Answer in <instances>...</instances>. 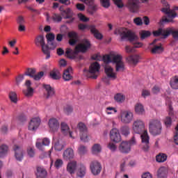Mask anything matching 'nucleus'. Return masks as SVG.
I'll list each match as a JSON object with an SVG mask.
<instances>
[{"instance_id": "obj_1", "label": "nucleus", "mask_w": 178, "mask_h": 178, "mask_svg": "<svg viewBox=\"0 0 178 178\" xmlns=\"http://www.w3.org/2000/svg\"><path fill=\"white\" fill-rule=\"evenodd\" d=\"M91 48V43L87 39H83L82 42L76 45L74 49L67 48L65 51V56L69 59H72L75 62H80L84 59V56L81 54H86L88 49ZM81 52V54H80Z\"/></svg>"}, {"instance_id": "obj_2", "label": "nucleus", "mask_w": 178, "mask_h": 178, "mask_svg": "<svg viewBox=\"0 0 178 178\" xmlns=\"http://www.w3.org/2000/svg\"><path fill=\"white\" fill-rule=\"evenodd\" d=\"M133 130L136 134H141V141L143 149L145 152L149 149V136L148 131L145 129V123L142 120H136L133 123Z\"/></svg>"}, {"instance_id": "obj_3", "label": "nucleus", "mask_w": 178, "mask_h": 178, "mask_svg": "<svg viewBox=\"0 0 178 178\" xmlns=\"http://www.w3.org/2000/svg\"><path fill=\"white\" fill-rule=\"evenodd\" d=\"M115 34L120 35L122 41L127 40L130 42H133L134 49L143 47V42H134L138 40V37L136 35V33H133L131 31H129L126 28H119L116 29L115 31Z\"/></svg>"}, {"instance_id": "obj_4", "label": "nucleus", "mask_w": 178, "mask_h": 178, "mask_svg": "<svg viewBox=\"0 0 178 178\" xmlns=\"http://www.w3.org/2000/svg\"><path fill=\"white\" fill-rule=\"evenodd\" d=\"M149 133L152 136H159L162 133V124L159 120L152 119L149 122Z\"/></svg>"}, {"instance_id": "obj_5", "label": "nucleus", "mask_w": 178, "mask_h": 178, "mask_svg": "<svg viewBox=\"0 0 178 178\" xmlns=\"http://www.w3.org/2000/svg\"><path fill=\"white\" fill-rule=\"evenodd\" d=\"M35 44L36 47H41L42 51L44 55H46V59H49L51 58L49 47L47 44H45V39L44 38V35H40L37 36L35 39Z\"/></svg>"}, {"instance_id": "obj_6", "label": "nucleus", "mask_w": 178, "mask_h": 178, "mask_svg": "<svg viewBox=\"0 0 178 178\" xmlns=\"http://www.w3.org/2000/svg\"><path fill=\"white\" fill-rule=\"evenodd\" d=\"M131 145H136V138L134 136L129 142L122 141L120 144L118 149L121 154H129L131 151Z\"/></svg>"}, {"instance_id": "obj_7", "label": "nucleus", "mask_w": 178, "mask_h": 178, "mask_svg": "<svg viewBox=\"0 0 178 178\" xmlns=\"http://www.w3.org/2000/svg\"><path fill=\"white\" fill-rule=\"evenodd\" d=\"M162 12L167 15V17H163L162 23H172L175 17L177 16V13H176V12H174L172 10H170V7H169V5L166 6L165 8H163L162 9Z\"/></svg>"}, {"instance_id": "obj_8", "label": "nucleus", "mask_w": 178, "mask_h": 178, "mask_svg": "<svg viewBox=\"0 0 178 178\" xmlns=\"http://www.w3.org/2000/svg\"><path fill=\"white\" fill-rule=\"evenodd\" d=\"M77 129L79 132L80 140L83 143L88 142V128L83 122L77 124Z\"/></svg>"}, {"instance_id": "obj_9", "label": "nucleus", "mask_w": 178, "mask_h": 178, "mask_svg": "<svg viewBox=\"0 0 178 178\" xmlns=\"http://www.w3.org/2000/svg\"><path fill=\"white\" fill-rule=\"evenodd\" d=\"M35 73H37L35 68H28L25 72V76H29V77L33 79V80H35L36 81L41 80L44 76V72L41 71L38 74Z\"/></svg>"}, {"instance_id": "obj_10", "label": "nucleus", "mask_w": 178, "mask_h": 178, "mask_svg": "<svg viewBox=\"0 0 178 178\" xmlns=\"http://www.w3.org/2000/svg\"><path fill=\"white\" fill-rule=\"evenodd\" d=\"M59 10L60 12V15L63 19H70L67 23H73L74 21V18L73 17V10L70 8H67L65 10L63 6H60L59 8Z\"/></svg>"}, {"instance_id": "obj_11", "label": "nucleus", "mask_w": 178, "mask_h": 178, "mask_svg": "<svg viewBox=\"0 0 178 178\" xmlns=\"http://www.w3.org/2000/svg\"><path fill=\"white\" fill-rule=\"evenodd\" d=\"M90 168L91 172L94 176H98V175L101 173V170H102V165L97 161H92Z\"/></svg>"}, {"instance_id": "obj_12", "label": "nucleus", "mask_w": 178, "mask_h": 178, "mask_svg": "<svg viewBox=\"0 0 178 178\" xmlns=\"http://www.w3.org/2000/svg\"><path fill=\"white\" fill-rule=\"evenodd\" d=\"M134 115L131 111H124L121 113V122L125 124H129L133 122Z\"/></svg>"}, {"instance_id": "obj_13", "label": "nucleus", "mask_w": 178, "mask_h": 178, "mask_svg": "<svg viewBox=\"0 0 178 178\" xmlns=\"http://www.w3.org/2000/svg\"><path fill=\"white\" fill-rule=\"evenodd\" d=\"M13 151L15 152V157L17 159V161H18V162H22L24 156L23 149L17 146V145H15L13 146Z\"/></svg>"}, {"instance_id": "obj_14", "label": "nucleus", "mask_w": 178, "mask_h": 178, "mask_svg": "<svg viewBox=\"0 0 178 178\" xmlns=\"http://www.w3.org/2000/svg\"><path fill=\"white\" fill-rule=\"evenodd\" d=\"M48 126L49 131L55 133V131H58L59 129V121H58L56 118H51L49 120Z\"/></svg>"}, {"instance_id": "obj_15", "label": "nucleus", "mask_w": 178, "mask_h": 178, "mask_svg": "<svg viewBox=\"0 0 178 178\" xmlns=\"http://www.w3.org/2000/svg\"><path fill=\"white\" fill-rule=\"evenodd\" d=\"M110 138L111 141H113L114 143H120V141L122 140V138L118 129L113 128L111 129L110 132Z\"/></svg>"}, {"instance_id": "obj_16", "label": "nucleus", "mask_w": 178, "mask_h": 178, "mask_svg": "<svg viewBox=\"0 0 178 178\" xmlns=\"http://www.w3.org/2000/svg\"><path fill=\"white\" fill-rule=\"evenodd\" d=\"M104 72L108 79H111V80H116L118 79V75L113 72V68L111 65H106L104 67Z\"/></svg>"}, {"instance_id": "obj_17", "label": "nucleus", "mask_w": 178, "mask_h": 178, "mask_svg": "<svg viewBox=\"0 0 178 178\" xmlns=\"http://www.w3.org/2000/svg\"><path fill=\"white\" fill-rule=\"evenodd\" d=\"M138 0H128L127 7L131 13H136L138 10Z\"/></svg>"}, {"instance_id": "obj_18", "label": "nucleus", "mask_w": 178, "mask_h": 178, "mask_svg": "<svg viewBox=\"0 0 178 178\" xmlns=\"http://www.w3.org/2000/svg\"><path fill=\"white\" fill-rule=\"evenodd\" d=\"M40 123H41V120L40 118L37 117L32 118L29 122V130H31L32 131L37 130L40 126Z\"/></svg>"}, {"instance_id": "obj_19", "label": "nucleus", "mask_w": 178, "mask_h": 178, "mask_svg": "<svg viewBox=\"0 0 178 178\" xmlns=\"http://www.w3.org/2000/svg\"><path fill=\"white\" fill-rule=\"evenodd\" d=\"M36 178H47L48 176V172L43 167H36V171L35 172Z\"/></svg>"}, {"instance_id": "obj_20", "label": "nucleus", "mask_w": 178, "mask_h": 178, "mask_svg": "<svg viewBox=\"0 0 178 178\" xmlns=\"http://www.w3.org/2000/svg\"><path fill=\"white\" fill-rule=\"evenodd\" d=\"M25 86L26 87V90H23L25 97H33L34 94V89L31 88V81L26 80L25 82Z\"/></svg>"}, {"instance_id": "obj_21", "label": "nucleus", "mask_w": 178, "mask_h": 178, "mask_svg": "<svg viewBox=\"0 0 178 178\" xmlns=\"http://www.w3.org/2000/svg\"><path fill=\"white\" fill-rule=\"evenodd\" d=\"M89 30L96 40H102V38H104V36L99 33V31L97 29L95 25H89Z\"/></svg>"}, {"instance_id": "obj_22", "label": "nucleus", "mask_w": 178, "mask_h": 178, "mask_svg": "<svg viewBox=\"0 0 178 178\" xmlns=\"http://www.w3.org/2000/svg\"><path fill=\"white\" fill-rule=\"evenodd\" d=\"M63 158L65 161H70L74 158V150L72 148L65 149L63 154Z\"/></svg>"}, {"instance_id": "obj_23", "label": "nucleus", "mask_w": 178, "mask_h": 178, "mask_svg": "<svg viewBox=\"0 0 178 178\" xmlns=\"http://www.w3.org/2000/svg\"><path fill=\"white\" fill-rule=\"evenodd\" d=\"M60 127L61 131L64 136H70L71 138H74V137H73V132L70 131V129L66 122H62Z\"/></svg>"}, {"instance_id": "obj_24", "label": "nucleus", "mask_w": 178, "mask_h": 178, "mask_svg": "<svg viewBox=\"0 0 178 178\" xmlns=\"http://www.w3.org/2000/svg\"><path fill=\"white\" fill-rule=\"evenodd\" d=\"M72 73H73V68L72 67H69L66 70H64L63 73V79L65 81H70L73 79V76H72Z\"/></svg>"}, {"instance_id": "obj_25", "label": "nucleus", "mask_w": 178, "mask_h": 178, "mask_svg": "<svg viewBox=\"0 0 178 178\" xmlns=\"http://www.w3.org/2000/svg\"><path fill=\"white\" fill-rule=\"evenodd\" d=\"M49 139L47 138H43L42 140H38L36 142V147L38 149H40V151H44V145H49Z\"/></svg>"}, {"instance_id": "obj_26", "label": "nucleus", "mask_w": 178, "mask_h": 178, "mask_svg": "<svg viewBox=\"0 0 178 178\" xmlns=\"http://www.w3.org/2000/svg\"><path fill=\"white\" fill-rule=\"evenodd\" d=\"M68 37L70 38L69 40L70 45L73 46L77 44V40H79V35H77V33L74 31L69 32Z\"/></svg>"}, {"instance_id": "obj_27", "label": "nucleus", "mask_w": 178, "mask_h": 178, "mask_svg": "<svg viewBox=\"0 0 178 178\" xmlns=\"http://www.w3.org/2000/svg\"><path fill=\"white\" fill-rule=\"evenodd\" d=\"M169 116H167L165 119L164 120V123L167 127H170V126L172 124V117L173 116V107L172 105L169 104Z\"/></svg>"}, {"instance_id": "obj_28", "label": "nucleus", "mask_w": 178, "mask_h": 178, "mask_svg": "<svg viewBox=\"0 0 178 178\" xmlns=\"http://www.w3.org/2000/svg\"><path fill=\"white\" fill-rule=\"evenodd\" d=\"M127 60L129 65H132V66H137V63L140 62V56L137 54L131 55L127 58Z\"/></svg>"}, {"instance_id": "obj_29", "label": "nucleus", "mask_w": 178, "mask_h": 178, "mask_svg": "<svg viewBox=\"0 0 178 178\" xmlns=\"http://www.w3.org/2000/svg\"><path fill=\"white\" fill-rule=\"evenodd\" d=\"M87 173V167L84 164H80L76 170L77 177L83 178Z\"/></svg>"}, {"instance_id": "obj_30", "label": "nucleus", "mask_w": 178, "mask_h": 178, "mask_svg": "<svg viewBox=\"0 0 178 178\" xmlns=\"http://www.w3.org/2000/svg\"><path fill=\"white\" fill-rule=\"evenodd\" d=\"M77 169V161H70L67 165V171L70 175H74V172Z\"/></svg>"}, {"instance_id": "obj_31", "label": "nucleus", "mask_w": 178, "mask_h": 178, "mask_svg": "<svg viewBox=\"0 0 178 178\" xmlns=\"http://www.w3.org/2000/svg\"><path fill=\"white\" fill-rule=\"evenodd\" d=\"M168 31V28L166 29H159L157 31H153V35L154 37H159V35H162V38H168L167 34Z\"/></svg>"}, {"instance_id": "obj_32", "label": "nucleus", "mask_w": 178, "mask_h": 178, "mask_svg": "<svg viewBox=\"0 0 178 178\" xmlns=\"http://www.w3.org/2000/svg\"><path fill=\"white\" fill-rule=\"evenodd\" d=\"M158 178H166L168 177V169L165 167H161L157 171Z\"/></svg>"}, {"instance_id": "obj_33", "label": "nucleus", "mask_w": 178, "mask_h": 178, "mask_svg": "<svg viewBox=\"0 0 178 178\" xmlns=\"http://www.w3.org/2000/svg\"><path fill=\"white\" fill-rule=\"evenodd\" d=\"M99 69H101V66L99 65V63L97 62H95L90 65V67L89 68V72L94 74V73H97L99 72Z\"/></svg>"}, {"instance_id": "obj_34", "label": "nucleus", "mask_w": 178, "mask_h": 178, "mask_svg": "<svg viewBox=\"0 0 178 178\" xmlns=\"http://www.w3.org/2000/svg\"><path fill=\"white\" fill-rule=\"evenodd\" d=\"M9 147L6 145H0V158H5L8 155Z\"/></svg>"}, {"instance_id": "obj_35", "label": "nucleus", "mask_w": 178, "mask_h": 178, "mask_svg": "<svg viewBox=\"0 0 178 178\" xmlns=\"http://www.w3.org/2000/svg\"><path fill=\"white\" fill-rule=\"evenodd\" d=\"M135 112L138 115H144L145 113V109L144 108V106H143L140 103H137L135 105Z\"/></svg>"}, {"instance_id": "obj_36", "label": "nucleus", "mask_w": 178, "mask_h": 178, "mask_svg": "<svg viewBox=\"0 0 178 178\" xmlns=\"http://www.w3.org/2000/svg\"><path fill=\"white\" fill-rule=\"evenodd\" d=\"M43 87L47 92V98H50V97L55 95V89L51 87L50 85H44Z\"/></svg>"}, {"instance_id": "obj_37", "label": "nucleus", "mask_w": 178, "mask_h": 178, "mask_svg": "<svg viewBox=\"0 0 178 178\" xmlns=\"http://www.w3.org/2000/svg\"><path fill=\"white\" fill-rule=\"evenodd\" d=\"M170 34H172L174 40L178 41V31H174L173 29L168 28V31L167 32V35H165V37H169Z\"/></svg>"}, {"instance_id": "obj_38", "label": "nucleus", "mask_w": 178, "mask_h": 178, "mask_svg": "<svg viewBox=\"0 0 178 178\" xmlns=\"http://www.w3.org/2000/svg\"><path fill=\"white\" fill-rule=\"evenodd\" d=\"M49 76L53 80H59L60 79V73L56 70H53L50 72Z\"/></svg>"}, {"instance_id": "obj_39", "label": "nucleus", "mask_w": 178, "mask_h": 178, "mask_svg": "<svg viewBox=\"0 0 178 178\" xmlns=\"http://www.w3.org/2000/svg\"><path fill=\"white\" fill-rule=\"evenodd\" d=\"M152 54H162L163 52V47L160 44L159 45H154L151 50Z\"/></svg>"}, {"instance_id": "obj_40", "label": "nucleus", "mask_w": 178, "mask_h": 178, "mask_svg": "<svg viewBox=\"0 0 178 178\" xmlns=\"http://www.w3.org/2000/svg\"><path fill=\"white\" fill-rule=\"evenodd\" d=\"M139 35L140 37V40H145L146 38H148V37H151V31L145 30L140 31Z\"/></svg>"}, {"instance_id": "obj_41", "label": "nucleus", "mask_w": 178, "mask_h": 178, "mask_svg": "<svg viewBox=\"0 0 178 178\" xmlns=\"http://www.w3.org/2000/svg\"><path fill=\"white\" fill-rule=\"evenodd\" d=\"M170 84L173 90H178V78L177 76L172 78L170 81Z\"/></svg>"}, {"instance_id": "obj_42", "label": "nucleus", "mask_w": 178, "mask_h": 178, "mask_svg": "<svg viewBox=\"0 0 178 178\" xmlns=\"http://www.w3.org/2000/svg\"><path fill=\"white\" fill-rule=\"evenodd\" d=\"M123 57L119 54L113 56L112 57V63H115V65H117V63H121L122 61Z\"/></svg>"}, {"instance_id": "obj_43", "label": "nucleus", "mask_w": 178, "mask_h": 178, "mask_svg": "<svg viewBox=\"0 0 178 178\" xmlns=\"http://www.w3.org/2000/svg\"><path fill=\"white\" fill-rule=\"evenodd\" d=\"M124 95H123L122 93H117L114 96V99L116 101V102L122 103L124 102L125 99Z\"/></svg>"}, {"instance_id": "obj_44", "label": "nucleus", "mask_w": 178, "mask_h": 178, "mask_svg": "<svg viewBox=\"0 0 178 178\" xmlns=\"http://www.w3.org/2000/svg\"><path fill=\"white\" fill-rule=\"evenodd\" d=\"M167 159L168 156L165 154H160L156 157V161L159 163L165 162Z\"/></svg>"}, {"instance_id": "obj_45", "label": "nucleus", "mask_w": 178, "mask_h": 178, "mask_svg": "<svg viewBox=\"0 0 178 178\" xmlns=\"http://www.w3.org/2000/svg\"><path fill=\"white\" fill-rule=\"evenodd\" d=\"M88 150L87 149V147L81 145L78 148V154L81 156L86 155L87 154V152Z\"/></svg>"}, {"instance_id": "obj_46", "label": "nucleus", "mask_w": 178, "mask_h": 178, "mask_svg": "<svg viewBox=\"0 0 178 178\" xmlns=\"http://www.w3.org/2000/svg\"><path fill=\"white\" fill-rule=\"evenodd\" d=\"M9 98L13 104H17V94L15 92H10L9 93Z\"/></svg>"}, {"instance_id": "obj_47", "label": "nucleus", "mask_w": 178, "mask_h": 178, "mask_svg": "<svg viewBox=\"0 0 178 178\" xmlns=\"http://www.w3.org/2000/svg\"><path fill=\"white\" fill-rule=\"evenodd\" d=\"M47 47H49V52H51V49L54 50L58 47V43L55 40L47 42Z\"/></svg>"}, {"instance_id": "obj_48", "label": "nucleus", "mask_w": 178, "mask_h": 178, "mask_svg": "<svg viewBox=\"0 0 178 178\" xmlns=\"http://www.w3.org/2000/svg\"><path fill=\"white\" fill-rule=\"evenodd\" d=\"M116 72H124V63L121 62L115 64Z\"/></svg>"}, {"instance_id": "obj_49", "label": "nucleus", "mask_w": 178, "mask_h": 178, "mask_svg": "<svg viewBox=\"0 0 178 178\" xmlns=\"http://www.w3.org/2000/svg\"><path fill=\"white\" fill-rule=\"evenodd\" d=\"M101 145L99 144H95L92 147V154H99L101 152Z\"/></svg>"}, {"instance_id": "obj_50", "label": "nucleus", "mask_w": 178, "mask_h": 178, "mask_svg": "<svg viewBox=\"0 0 178 178\" xmlns=\"http://www.w3.org/2000/svg\"><path fill=\"white\" fill-rule=\"evenodd\" d=\"M121 133L123 136H129L130 134V129L127 126L121 128Z\"/></svg>"}, {"instance_id": "obj_51", "label": "nucleus", "mask_w": 178, "mask_h": 178, "mask_svg": "<svg viewBox=\"0 0 178 178\" xmlns=\"http://www.w3.org/2000/svg\"><path fill=\"white\" fill-rule=\"evenodd\" d=\"M100 3L103 8L106 9L111 6V1L109 0H99Z\"/></svg>"}, {"instance_id": "obj_52", "label": "nucleus", "mask_w": 178, "mask_h": 178, "mask_svg": "<svg viewBox=\"0 0 178 178\" xmlns=\"http://www.w3.org/2000/svg\"><path fill=\"white\" fill-rule=\"evenodd\" d=\"M72 112H73V107H72V106L67 105L64 107V113H65V115H70Z\"/></svg>"}, {"instance_id": "obj_53", "label": "nucleus", "mask_w": 178, "mask_h": 178, "mask_svg": "<svg viewBox=\"0 0 178 178\" xmlns=\"http://www.w3.org/2000/svg\"><path fill=\"white\" fill-rule=\"evenodd\" d=\"M97 5L92 4L91 6H88V12L90 13V15H94L95 12H97Z\"/></svg>"}, {"instance_id": "obj_54", "label": "nucleus", "mask_w": 178, "mask_h": 178, "mask_svg": "<svg viewBox=\"0 0 178 178\" xmlns=\"http://www.w3.org/2000/svg\"><path fill=\"white\" fill-rule=\"evenodd\" d=\"M78 17L81 22H87L90 20V18L86 17V15H83L82 13H79Z\"/></svg>"}, {"instance_id": "obj_55", "label": "nucleus", "mask_w": 178, "mask_h": 178, "mask_svg": "<svg viewBox=\"0 0 178 178\" xmlns=\"http://www.w3.org/2000/svg\"><path fill=\"white\" fill-rule=\"evenodd\" d=\"M109 150L111 151V152H115L118 147H116V145H115L113 143H109L107 145Z\"/></svg>"}, {"instance_id": "obj_56", "label": "nucleus", "mask_w": 178, "mask_h": 178, "mask_svg": "<svg viewBox=\"0 0 178 178\" xmlns=\"http://www.w3.org/2000/svg\"><path fill=\"white\" fill-rule=\"evenodd\" d=\"M52 19L54 22H62V16H60L59 14H54L52 16Z\"/></svg>"}, {"instance_id": "obj_57", "label": "nucleus", "mask_w": 178, "mask_h": 178, "mask_svg": "<svg viewBox=\"0 0 178 178\" xmlns=\"http://www.w3.org/2000/svg\"><path fill=\"white\" fill-rule=\"evenodd\" d=\"M118 111H116V108L113 107H107L106 108V113L107 115H112L113 113H116Z\"/></svg>"}, {"instance_id": "obj_58", "label": "nucleus", "mask_w": 178, "mask_h": 178, "mask_svg": "<svg viewBox=\"0 0 178 178\" xmlns=\"http://www.w3.org/2000/svg\"><path fill=\"white\" fill-rule=\"evenodd\" d=\"M62 165H63V161H62V159H58L54 163V166L56 168V169L61 168Z\"/></svg>"}, {"instance_id": "obj_59", "label": "nucleus", "mask_w": 178, "mask_h": 178, "mask_svg": "<svg viewBox=\"0 0 178 178\" xmlns=\"http://www.w3.org/2000/svg\"><path fill=\"white\" fill-rule=\"evenodd\" d=\"M27 153L30 158H33L35 155V152H34V149H33V147H29L27 149Z\"/></svg>"}, {"instance_id": "obj_60", "label": "nucleus", "mask_w": 178, "mask_h": 178, "mask_svg": "<svg viewBox=\"0 0 178 178\" xmlns=\"http://www.w3.org/2000/svg\"><path fill=\"white\" fill-rule=\"evenodd\" d=\"M134 23L136 26H143V19L140 17H138L134 19Z\"/></svg>"}, {"instance_id": "obj_61", "label": "nucleus", "mask_w": 178, "mask_h": 178, "mask_svg": "<svg viewBox=\"0 0 178 178\" xmlns=\"http://www.w3.org/2000/svg\"><path fill=\"white\" fill-rule=\"evenodd\" d=\"M23 80H24V75H19L18 76H17L15 79L17 86H19L20 84V83H22V81H23Z\"/></svg>"}, {"instance_id": "obj_62", "label": "nucleus", "mask_w": 178, "mask_h": 178, "mask_svg": "<svg viewBox=\"0 0 178 178\" xmlns=\"http://www.w3.org/2000/svg\"><path fill=\"white\" fill-rule=\"evenodd\" d=\"M103 60L104 63H112V58H111V56L109 55H106L103 56Z\"/></svg>"}, {"instance_id": "obj_63", "label": "nucleus", "mask_w": 178, "mask_h": 178, "mask_svg": "<svg viewBox=\"0 0 178 178\" xmlns=\"http://www.w3.org/2000/svg\"><path fill=\"white\" fill-rule=\"evenodd\" d=\"M47 42H49L51 41H55V34L54 33H49L48 35H47Z\"/></svg>"}, {"instance_id": "obj_64", "label": "nucleus", "mask_w": 178, "mask_h": 178, "mask_svg": "<svg viewBox=\"0 0 178 178\" xmlns=\"http://www.w3.org/2000/svg\"><path fill=\"white\" fill-rule=\"evenodd\" d=\"M76 9H78V10H80L81 12H83V10H86V6H84V4H82L80 3H79L76 5Z\"/></svg>"}]
</instances>
